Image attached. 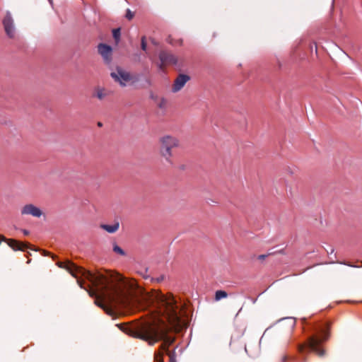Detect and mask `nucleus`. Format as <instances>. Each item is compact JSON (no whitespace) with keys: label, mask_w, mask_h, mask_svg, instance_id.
<instances>
[{"label":"nucleus","mask_w":362,"mask_h":362,"mask_svg":"<svg viewBox=\"0 0 362 362\" xmlns=\"http://www.w3.org/2000/svg\"><path fill=\"white\" fill-rule=\"evenodd\" d=\"M3 25L8 37L10 38H13L15 37L16 29L11 14L8 11L6 12V16L3 19Z\"/></svg>","instance_id":"0eeeda50"},{"label":"nucleus","mask_w":362,"mask_h":362,"mask_svg":"<svg viewBox=\"0 0 362 362\" xmlns=\"http://www.w3.org/2000/svg\"><path fill=\"white\" fill-rule=\"evenodd\" d=\"M132 301L138 303L152 305L160 315L153 323H141L130 330V334L134 337L141 339L148 342L150 345L163 340L160 349L154 354L156 362L163 361V352L171 358L168 346L174 343L175 337L168 335L171 330L180 331L184 327L181 319L182 305L172 294L163 295L158 291L147 292L138 284L128 295V300L124 305L118 306L127 307Z\"/></svg>","instance_id":"f257e3e1"},{"label":"nucleus","mask_w":362,"mask_h":362,"mask_svg":"<svg viewBox=\"0 0 362 362\" xmlns=\"http://www.w3.org/2000/svg\"><path fill=\"white\" fill-rule=\"evenodd\" d=\"M117 326H118L120 329H123V327H124V325H117Z\"/></svg>","instance_id":"393cba45"},{"label":"nucleus","mask_w":362,"mask_h":362,"mask_svg":"<svg viewBox=\"0 0 362 362\" xmlns=\"http://www.w3.org/2000/svg\"><path fill=\"white\" fill-rule=\"evenodd\" d=\"M160 63L158 64V66L160 70H163L165 66L175 65L177 63V57L167 51H161L158 55Z\"/></svg>","instance_id":"39448f33"},{"label":"nucleus","mask_w":362,"mask_h":362,"mask_svg":"<svg viewBox=\"0 0 362 362\" xmlns=\"http://www.w3.org/2000/svg\"><path fill=\"white\" fill-rule=\"evenodd\" d=\"M329 324L328 322L324 325H317L315 327V331L320 334V337L313 335L308 339V343L305 345L298 346L299 351L302 352L305 347L315 352L320 357L325 354V351L320 346V343L327 341L329 337Z\"/></svg>","instance_id":"7ed1b4c3"},{"label":"nucleus","mask_w":362,"mask_h":362,"mask_svg":"<svg viewBox=\"0 0 362 362\" xmlns=\"http://www.w3.org/2000/svg\"><path fill=\"white\" fill-rule=\"evenodd\" d=\"M100 228L109 233H115L119 230V223L118 221H116L112 225L101 224Z\"/></svg>","instance_id":"f8f14e48"},{"label":"nucleus","mask_w":362,"mask_h":362,"mask_svg":"<svg viewBox=\"0 0 362 362\" xmlns=\"http://www.w3.org/2000/svg\"><path fill=\"white\" fill-rule=\"evenodd\" d=\"M147 272H148V269H146L144 272H141V274L142 275L143 278L145 279H150L151 280V276L147 274Z\"/></svg>","instance_id":"412c9836"},{"label":"nucleus","mask_w":362,"mask_h":362,"mask_svg":"<svg viewBox=\"0 0 362 362\" xmlns=\"http://www.w3.org/2000/svg\"><path fill=\"white\" fill-rule=\"evenodd\" d=\"M227 296L228 293L225 291L218 290L216 291L215 300H220L221 299L226 298Z\"/></svg>","instance_id":"ddd939ff"},{"label":"nucleus","mask_w":362,"mask_h":362,"mask_svg":"<svg viewBox=\"0 0 362 362\" xmlns=\"http://www.w3.org/2000/svg\"><path fill=\"white\" fill-rule=\"evenodd\" d=\"M112 92L104 87L96 86L93 92V97L102 101L112 95Z\"/></svg>","instance_id":"9b49d317"},{"label":"nucleus","mask_w":362,"mask_h":362,"mask_svg":"<svg viewBox=\"0 0 362 362\" xmlns=\"http://www.w3.org/2000/svg\"><path fill=\"white\" fill-rule=\"evenodd\" d=\"M77 281H78V284L80 285V286H81V288H83L82 281H81L80 279H78V280H77Z\"/></svg>","instance_id":"5701e85b"},{"label":"nucleus","mask_w":362,"mask_h":362,"mask_svg":"<svg viewBox=\"0 0 362 362\" xmlns=\"http://www.w3.org/2000/svg\"><path fill=\"white\" fill-rule=\"evenodd\" d=\"M21 215H30L35 218H40L42 214V211L33 204H28L23 206L21 210Z\"/></svg>","instance_id":"1a4fd4ad"},{"label":"nucleus","mask_w":362,"mask_h":362,"mask_svg":"<svg viewBox=\"0 0 362 362\" xmlns=\"http://www.w3.org/2000/svg\"><path fill=\"white\" fill-rule=\"evenodd\" d=\"M273 253L271 252V253H269L267 255H260L257 257V259L260 261H263L268 256L272 255Z\"/></svg>","instance_id":"aec40b11"},{"label":"nucleus","mask_w":362,"mask_h":362,"mask_svg":"<svg viewBox=\"0 0 362 362\" xmlns=\"http://www.w3.org/2000/svg\"><path fill=\"white\" fill-rule=\"evenodd\" d=\"M23 232L24 235H25L29 234V232L27 230H23Z\"/></svg>","instance_id":"b1692460"},{"label":"nucleus","mask_w":362,"mask_h":362,"mask_svg":"<svg viewBox=\"0 0 362 362\" xmlns=\"http://www.w3.org/2000/svg\"><path fill=\"white\" fill-rule=\"evenodd\" d=\"M141 47L144 51L146 50L147 44L146 42V37L145 36L141 37Z\"/></svg>","instance_id":"a211bd4d"},{"label":"nucleus","mask_w":362,"mask_h":362,"mask_svg":"<svg viewBox=\"0 0 362 362\" xmlns=\"http://www.w3.org/2000/svg\"><path fill=\"white\" fill-rule=\"evenodd\" d=\"M112 34H113V37L115 39L116 41H117L120 37V29L119 28L114 29L112 31Z\"/></svg>","instance_id":"dca6fc26"},{"label":"nucleus","mask_w":362,"mask_h":362,"mask_svg":"<svg viewBox=\"0 0 362 362\" xmlns=\"http://www.w3.org/2000/svg\"><path fill=\"white\" fill-rule=\"evenodd\" d=\"M98 52L106 64H110L112 59V49L110 45L100 43L98 45Z\"/></svg>","instance_id":"6e6552de"},{"label":"nucleus","mask_w":362,"mask_h":362,"mask_svg":"<svg viewBox=\"0 0 362 362\" xmlns=\"http://www.w3.org/2000/svg\"><path fill=\"white\" fill-rule=\"evenodd\" d=\"M57 265L76 278L78 274H81L88 280L95 287V290L88 291L89 295L95 298V304L112 317L115 315L112 308L127 303L129 293L137 285L134 280L127 281L109 272L92 273L78 267L70 261L58 262Z\"/></svg>","instance_id":"f03ea898"},{"label":"nucleus","mask_w":362,"mask_h":362,"mask_svg":"<svg viewBox=\"0 0 362 362\" xmlns=\"http://www.w3.org/2000/svg\"><path fill=\"white\" fill-rule=\"evenodd\" d=\"M111 77L114 81L118 83L122 87H125L127 83L130 81V73L124 71L122 68H117L116 71L110 74Z\"/></svg>","instance_id":"423d86ee"},{"label":"nucleus","mask_w":362,"mask_h":362,"mask_svg":"<svg viewBox=\"0 0 362 362\" xmlns=\"http://www.w3.org/2000/svg\"><path fill=\"white\" fill-rule=\"evenodd\" d=\"M112 250L114 252L121 255V256H125L126 253L116 243L113 244Z\"/></svg>","instance_id":"4468645a"},{"label":"nucleus","mask_w":362,"mask_h":362,"mask_svg":"<svg viewBox=\"0 0 362 362\" xmlns=\"http://www.w3.org/2000/svg\"><path fill=\"white\" fill-rule=\"evenodd\" d=\"M98 126L101 127L102 124L100 122H98Z\"/></svg>","instance_id":"a878e982"},{"label":"nucleus","mask_w":362,"mask_h":362,"mask_svg":"<svg viewBox=\"0 0 362 362\" xmlns=\"http://www.w3.org/2000/svg\"><path fill=\"white\" fill-rule=\"evenodd\" d=\"M130 77L132 78V79L130 80L129 82L132 84H134L139 81V76L138 74L133 75L130 73Z\"/></svg>","instance_id":"2eb2a0df"},{"label":"nucleus","mask_w":362,"mask_h":362,"mask_svg":"<svg viewBox=\"0 0 362 362\" xmlns=\"http://www.w3.org/2000/svg\"><path fill=\"white\" fill-rule=\"evenodd\" d=\"M164 279H165V276L164 275H160V276L156 277V278L151 277V282L160 283V282L163 281L164 280Z\"/></svg>","instance_id":"f3484780"},{"label":"nucleus","mask_w":362,"mask_h":362,"mask_svg":"<svg viewBox=\"0 0 362 362\" xmlns=\"http://www.w3.org/2000/svg\"><path fill=\"white\" fill-rule=\"evenodd\" d=\"M189 79L190 77L188 75L183 74H179L174 81L173 92L176 93L180 90L185 86L186 83L189 81Z\"/></svg>","instance_id":"9d476101"},{"label":"nucleus","mask_w":362,"mask_h":362,"mask_svg":"<svg viewBox=\"0 0 362 362\" xmlns=\"http://www.w3.org/2000/svg\"><path fill=\"white\" fill-rule=\"evenodd\" d=\"M160 153L165 160L172 163L171 158L173 156V149L179 147L180 140L171 135H164L159 139Z\"/></svg>","instance_id":"20e7f679"},{"label":"nucleus","mask_w":362,"mask_h":362,"mask_svg":"<svg viewBox=\"0 0 362 362\" xmlns=\"http://www.w3.org/2000/svg\"><path fill=\"white\" fill-rule=\"evenodd\" d=\"M134 13L133 12H132L129 9H127L125 17L128 20H132L134 18Z\"/></svg>","instance_id":"6ab92c4d"},{"label":"nucleus","mask_w":362,"mask_h":362,"mask_svg":"<svg viewBox=\"0 0 362 362\" xmlns=\"http://www.w3.org/2000/svg\"><path fill=\"white\" fill-rule=\"evenodd\" d=\"M42 254H43L44 256H52V259H55L56 258L55 255H51L49 252H47L46 250H43L42 251Z\"/></svg>","instance_id":"4be33fe9"}]
</instances>
